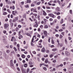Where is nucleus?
<instances>
[{
  "label": "nucleus",
  "instance_id": "nucleus-1",
  "mask_svg": "<svg viewBox=\"0 0 73 73\" xmlns=\"http://www.w3.org/2000/svg\"><path fill=\"white\" fill-rule=\"evenodd\" d=\"M48 16L51 17H52V18H55L56 16L54 15V14L52 13H50L48 14Z\"/></svg>",
  "mask_w": 73,
  "mask_h": 73
},
{
  "label": "nucleus",
  "instance_id": "nucleus-2",
  "mask_svg": "<svg viewBox=\"0 0 73 73\" xmlns=\"http://www.w3.org/2000/svg\"><path fill=\"white\" fill-rule=\"evenodd\" d=\"M9 27V24L5 23L4 25V28L6 29Z\"/></svg>",
  "mask_w": 73,
  "mask_h": 73
},
{
  "label": "nucleus",
  "instance_id": "nucleus-3",
  "mask_svg": "<svg viewBox=\"0 0 73 73\" xmlns=\"http://www.w3.org/2000/svg\"><path fill=\"white\" fill-rule=\"evenodd\" d=\"M12 13L13 15H16L15 13H16V14H17L18 13L16 11H12Z\"/></svg>",
  "mask_w": 73,
  "mask_h": 73
},
{
  "label": "nucleus",
  "instance_id": "nucleus-4",
  "mask_svg": "<svg viewBox=\"0 0 73 73\" xmlns=\"http://www.w3.org/2000/svg\"><path fill=\"white\" fill-rule=\"evenodd\" d=\"M56 12H60V9L59 8V7H57L56 9Z\"/></svg>",
  "mask_w": 73,
  "mask_h": 73
},
{
  "label": "nucleus",
  "instance_id": "nucleus-5",
  "mask_svg": "<svg viewBox=\"0 0 73 73\" xmlns=\"http://www.w3.org/2000/svg\"><path fill=\"white\" fill-rule=\"evenodd\" d=\"M44 34L45 35V37H46V36H47V31H44Z\"/></svg>",
  "mask_w": 73,
  "mask_h": 73
},
{
  "label": "nucleus",
  "instance_id": "nucleus-6",
  "mask_svg": "<svg viewBox=\"0 0 73 73\" xmlns=\"http://www.w3.org/2000/svg\"><path fill=\"white\" fill-rule=\"evenodd\" d=\"M45 48H42V50L41 51V52H43V53H44V52H45Z\"/></svg>",
  "mask_w": 73,
  "mask_h": 73
},
{
  "label": "nucleus",
  "instance_id": "nucleus-7",
  "mask_svg": "<svg viewBox=\"0 0 73 73\" xmlns=\"http://www.w3.org/2000/svg\"><path fill=\"white\" fill-rule=\"evenodd\" d=\"M36 37V36L34 35L33 36V38H32V39L31 40V41L32 42H34L33 41H34V38Z\"/></svg>",
  "mask_w": 73,
  "mask_h": 73
},
{
  "label": "nucleus",
  "instance_id": "nucleus-8",
  "mask_svg": "<svg viewBox=\"0 0 73 73\" xmlns=\"http://www.w3.org/2000/svg\"><path fill=\"white\" fill-rule=\"evenodd\" d=\"M29 65H32L33 64V62H32L31 61H30L29 62Z\"/></svg>",
  "mask_w": 73,
  "mask_h": 73
},
{
  "label": "nucleus",
  "instance_id": "nucleus-9",
  "mask_svg": "<svg viewBox=\"0 0 73 73\" xmlns=\"http://www.w3.org/2000/svg\"><path fill=\"white\" fill-rule=\"evenodd\" d=\"M27 3H31V0H27Z\"/></svg>",
  "mask_w": 73,
  "mask_h": 73
},
{
  "label": "nucleus",
  "instance_id": "nucleus-10",
  "mask_svg": "<svg viewBox=\"0 0 73 73\" xmlns=\"http://www.w3.org/2000/svg\"><path fill=\"white\" fill-rule=\"evenodd\" d=\"M38 24L37 23H36L35 24V25H34V26H33V27H38Z\"/></svg>",
  "mask_w": 73,
  "mask_h": 73
},
{
  "label": "nucleus",
  "instance_id": "nucleus-11",
  "mask_svg": "<svg viewBox=\"0 0 73 73\" xmlns=\"http://www.w3.org/2000/svg\"><path fill=\"white\" fill-rule=\"evenodd\" d=\"M26 35L28 36H30V37H31V34H29V33H26Z\"/></svg>",
  "mask_w": 73,
  "mask_h": 73
},
{
  "label": "nucleus",
  "instance_id": "nucleus-12",
  "mask_svg": "<svg viewBox=\"0 0 73 73\" xmlns=\"http://www.w3.org/2000/svg\"><path fill=\"white\" fill-rule=\"evenodd\" d=\"M43 15H44V16H46V13L45 12V11H43Z\"/></svg>",
  "mask_w": 73,
  "mask_h": 73
},
{
  "label": "nucleus",
  "instance_id": "nucleus-13",
  "mask_svg": "<svg viewBox=\"0 0 73 73\" xmlns=\"http://www.w3.org/2000/svg\"><path fill=\"white\" fill-rule=\"evenodd\" d=\"M65 42L66 44H68V42L67 41V40H66V38H65Z\"/></svg>",
  "mask_w": 73,
  "mask_h": 73
},
{
  "label": "nucleus",
  "instance_id": "nucleus-14",
  "mask_svg": "<svg viewBox=\"0 0 73 73\" xmlns=\"http://www.w3.org/2000/svg\"><path fill=\"white\" fill-rule=\"evenodd\" d=\"M21 70L23 71V72H24V68H23V66H22V67H21Z\"/></svg>",
  "mask_w": 73,
  "mask_h": 73
},
{
  "label": "nucleus",
  "instance_id": "nucleus-15",
  "mask_svg": "<svg viewBox=\"0 0 73 73\" xmlns=\"http://www.w3.org/2000/svg\"><path fill=\"white\" fill-rule=\"evenodd\" d=\"M3 56L5 57H7V54H6V53L4 52L3 53Z\"/></svg>",
  "mask_w": 73,
  "mask_h": 73
},
{
  "label": "nucleus",
  "instance_id": "nucleus-16",
  "mask_svg": "<svg viewBox=\"0 0 73 73\" xmlns=\"http://www.w3.org/2000/svg\"><path fill=\"white\" fill-rule=\"evenodd\" d=\"M25 8H29V5H25L24 6Z\"/></svg>",
  "mask_w": 73,
  "mask_h": 73
},
{
  "label": "nucleus",
  "instance_id": "nucleus-17",
  "mask_svg": "<svg viewBox=\"0 0 73 73\" xmlns=\"http://www.w3.org/2000/svg\"><path fill=\"white\" fill-rule=\"evenodd\" d=\"M22 57L23 58H25V55H24V54H23L22 55Z\"/></svg>",
  "mask_w": 73,
  "mask_h": 73
},
{
  "label": "nucleus",
  "instance_id": "nucleus-18",
  "mask_svg": "<svg viewBox=\"0 0 73 73\" xmlns=\"http://www.w3.org/2000/svg\"><path fill=\"white\" fill-rule=\"evenodd\" d=\"M48 59H46L45 60V63H46V64H47V63L48 62Z\"/></svg>",
  "mask_w": 73,
  "mask_h": 73
},
{
  "label": "nucleus",
  "instance_id": "nucleus-19",
  "mask_svg": "<svg viewBox=\"0 0 73 73\" xmlns=\"http://www.w3.org/2000/svg\"><path fill=\"white\" fill-rule=\"evenodd\" d=\"M63 37V36L62 35H60L59 38H62Z\"/></svg>",
  "mask_w": 73,
  "mask_h": 73
},
{
  "label": "nucleus",
  "instance_id": "nucleus-20",
  "mask_svg": "<svg viewBox=\"0 0 73 73\" xmlns=\"http://www.w3.org/2000/svg\"><path fill=\"white\" fill-rule=\"evenodd\" d=\"M64 22V20H63V19H62L61 20V21H60V24H62Z\"/></svg>",
  "mask_w": 73,
  "mask_h": 73
},
{
  "label": "nucleus",
  "instance_id": "nucleus-21",
  "mask_svg": "<svg viewBox=\"0 0 73 73\" xmlns=\"http://www.w3.org/2000/svg\"><path fill=\"white\" fill-rule=\"evenodd\" d=\"M3 15H7V12H4L3 13Z\"/></svg>",
  "mask_w": 73,
  "mask_h": 73
},
{
  "label": "nucleus",
  "instance_id": "nucleus-22",
  "mask_svg": "<svg viewBox=\"0 0 73 73\" xmlns=\"http://www.w3.org/2000/svg\"><path fill=\"white\" fill-rule=\"evenodd\" d=\"M56 50H57V49L56 48H54L52 49V51L55 52V51H56Z\"/></svg>",
  "mask_w": 73,
  "mask_h": 73
},
{
  "label": "nucleus",
  "instance_id": "nucleus-23",
  "mask_svg": "<svg viewBox=\"0 0 73 73\" xmlns=\"http://www.w3.org/2000/svg\"><path fill=\"white\" fill-rule=\"evenodd\" d=\"M14 49L15 51V52H16V51H17V49H16V48L15 47H14L13 48Z\"/></svg>",
  "mask_w": 73,
  "mask_h": 73
},
{
  "label": "nucleus",
  "instance_id": "nucleus-24",
  "mask_svg": "<svg viewBox=\"0 0 73 73\" xmlns=\"http://www.w3.org/2000/svg\"><path fill=\"white\" fill-rule=\"evenodd\" d=\"M10 24L11 25V27H13V23H11Z\"/></svg>",
  "mask_w": 73,
  "mask_h": 73
},
{
  "label": "nucleus",
  "instance_id": "nucleus-25",
  "mask_svg": "<svg viewBox=\"0 0 73 73\" xmlns=\"http://www.w3.org/2000/svg\"><path fill=\"white\" fill-rule=\"evenodd\" d=\"M28 66V64H25L24 65V67H25V68H27V66Z\"/></svg>",
  "mask_w": 73,
  "mask_h": 73
},
{
  "label": "nucleus",
  "instance_id": "nucleus-26",
  "mask_svg": "<svg viewBox=\"0 0 73 73\" xmlns=\"http://www.w3.org/2000/svg\"><path fill=\"white\" fill-rule=\"evenodd\" d=\"M46 52L47 53H49V50H46Z\"/></svg>",
  "mask_w": 73,
  "mask_h": 73
},
{
  "label": "nucleus",
  "instance_id": "nucleus-27",
  "mask_svg": "<svg viewBox=\"0 0 73 73\" xmlns=\"http://www.w3.org/2000/svg\"><path fill=\"white\" fill-rule=\"evenodd\" d=\"M9 52H10V51L9 50H6V53H9Z\"/></svg>",
  "mask_w": 73,
  "mask_h": 73
},
{
  "label": "nucleus",
  "instance_id": "nucleus-28",
  "mask_svg": "<svg viewBox=\"0 0 73 73\" xmlns=\"http://www.w3.org/2000/svg\"><path fill=\"white\" fill-rule=\"evenodd\" d=\"M51 42H52V44H54V40H53V39L52 40Z\"/></svg>",
  "mask_w": 73,
  "mask_h": 73
},
{
  "label": "nucleus",
  "instance_id": "nucleus-29",
  "mask_svg": "<svg viewBox=\"0 0 73 73\" xmlns=\"http://www.w3.org/2000/svg\"><path fill=\"white\" fill-rule=\"evenodd\" d=\"M44 28H48V25H46L44 26Z\"/></svg>",
  "mask_w": 73,
  "mask_h": 73
},
{
  "label": "nucleus",
  "instance_id": "nucleus-30",
  "mask_svg": "<svg viewBox=\"0 0 73 73\" xmlns=\"http://www.w3.org/2000/svg\"><path fill=\"white\" fill-rule=\"evenodd\" d=\"M18 19H19V18L18 17H16L15 18V20H17V21H18Z\"/></svg>",
  "mask_w": 73,
  "mask_h": 73
},
{
  "label": "nucleus",
  "instance_id": "nucleus-31",
  "mask_svg": "<svg viewBox=\"0 0 73 73\" xmlns=\"http://www.w3.org/2000/svg\"><path fill=\"white\" fill-rule=\"evenodd\" d=\"M69 53V52L68 51H66L65 52V54L66 56L68 55V54Z\"/></svg>",
  "mask_w": 73,
  "mask_h": 73
},
{
  "label": "nucleus",
  "instance_id": "nucleus-32",
  "mask_svg": "<svg viewBox=\"0 0 73 73\" xmlns=\"http://www.w3.org/2000/svg\"><path fill=\"white\" fill-rule=\"evenodd\" d=\"M37 5H40V4H41V2L40 1V2H38L37 3Z\"/></svg>",
  "mask_w": 73,
  "mask_h": 73
},
{
  "label": "nucleus",
  "instance_id": "nucleus-33",
  "mask_svg": "<svg viewBox=\"0 0 73 73\" xmlns=\"http://www.w3.org/2000/svg\"><path fill=\"white\" fill-rule=\"evenodd\" d=\"M7 11L9 13H11V12L9 9H7Z\"/></svg>",
  "mask_w": 73,
  "mask_h": 73
},
{
  "label": "nucleus",
  "instance_id": "nucleus-34",
  "mask_svg": "<svg viewBox=\"0 0 73 73\" xmlns=\"http://www.w3.org/2000/svg\"><path fill=\"white\" fill-rule=\"evenodd\" d=\"M35 69H36V68L34 67L33 68L31 69V70H35Z\"/></svg>",
  "mask_w": 73,
  "mask_h": 73
},
{
  "label": "nucleus",
  "instance_id": "nucleus-35",
  "mask_svg": "<svg viewBox=\"0 0 73 73\" xmlns=\"http://www.w3.org/2000/svg\"><path fill=\"white\" fill-rule=\"evenodd\" d=\"M17 69L18 71H20V68L19 67H17Z\"/></svg>",
  "mask_w": 73,
  "mask_h": 73
},
{
  "label": "nucleus",
  "instance_id": "nucleus-36",
  "mask_svg": "<svg viewBox=\"0 0 73 73\" xmlns=\"http://www.w3.org/2000/svg\"><path fill=\"white\" fill-rule=\"evenodd\" d=\"M34 12H37V11H36V9H34Z\"/></svg>",
  "mask_w": 73,
  "mask_h": 73
},
{
  "label": "nucleus",
  "instance_id": "nucleus-37",
  "mask_svg": "<svg viewBox=\"0 0 73 73\" xmlns=\"http://www.w3.org/2000/svg\"><path fill=\"white\" fill-rule=\"evenodd\" d=\"M16 21L17 20H16L15 19H13V23H15V22H16Z\"/></svg>",
  "mask_w": 73,
  "mask_h": 73
},
{
  "label": "nucleus",
  "instance_id": "nucleus-38",
  "mask_svg": "<svg viewBox=\"0 0 73 73\" xmlns=\"http://www.w3.org/2000/svg\"><path fill=\"white\" fill-rule=\"evenodd\" d=\"M19 37H21V38H23V36H22L20 34L19 35Z\"/></svg>",
  "mask_w": 73,
  "mask_h": 73
},
{
  "label": "nucleus",
  "instance_id": "nucleus-39",
  "mask_svg": "<svg viewBox=\"0 0 73 73\" xmlns=\"http://www.w3.org/2000/svg\"><path fill=\"white\" fill-rule=\"evenodd\" d=\"M50 38L49 37L48 38V42H50Z\"/></svg>",
  "mask_w": 73,
  "mask_h": 73
},
{
  "label": "nucleus",
  "instance_id": "nucleus-40",
  "mask_svg": "<svg viewBox=\"0 0 73 73\" xmlns=\"http://www.w3.org/2000/svg\"><path fill=\"white\" fill-rule=\"evenodd\" d=\"M31 7H35V5L33 4H32L31 5Z\"/></svg>",
  "mask_w": 73,
  "mask_h": 73
},
{
  "label": "nucleus",
  "instance_id": "nucleus-41",
  "mask_svg": "<svg viewBox=\"0 0 73 73\" xmlns=\"http://www.w3.org/2000/svg\"><path fill=\"white\" fill-rule=\"evenodd\" d=\"M44 22L46 23V21H47V19H44Z\"/></svg>",
  "mask_w": 73,
  "mask_h": 73
},
{
  "label": "nucleus",
  "instance_id": "nucleus-42",
  "mask_svg": "<svg viewBox=\"0 0 73 73\" xmlns=\"http://www.w3.org/2000/svg\"><path fill=\"white\" fill-rule=\"evenodd\" d=\"M18 27L19 28H21V25H19L18 26Z\"/></svg>",
  "mask_w": 73,
  "mask_h": 73
},
{
  "label": "nucleus",
  "instance_id": "nucleus-43",
  "mask_svg": "<svg viewBox=\"0 0 73 73\" xmlns=\"http://www.w3.org/2000/svg\"><path fill=\"white\" fill-rule=\"evenodd\" d=\"M63 31V30L62 29H60V30H59V32H62V31Z\"/></svg>",
  "mask_w": 73,
  "mask_h": 73
},
{
  "label": "nucleus",
  "instance_id": "nucleus-44",
  "mask_svg": "<svg viewBox=\"0 0 73 73\" xmlns=\"http://www.w3.org/2000/svg\"><path fill=\"white\" fill-rule=\"evenodd\" d=\"M40 28L42 29L43 28V26L42 25H40Z\"/></svg>",
  "mask_w": 73,
  "mask_h": 73
},
{
  "label": "nucleus",
  "instance_id": "nucleus-45",
  "mask_svg": "<svg viewBox=\"0 0 73 73\" xmlns=\"http://www.w3.org/2000/svg\"><path fill=\"white\" fill-rule=\"evenodd\" d=\"M70 14H72V10H70Z\"/></svg>",
  "mask_w": 73,
  "mask_h": 73
},
{
  "label": "nucleus",
  "instance_id": "nucleus-46",
  "mask_svg": "<svg viewBox=\"0 0 73 73\" xmlns=\"http://www.w3.org/2000/svg\"><path fill=\"white\" fill-rule=\"evenodd\" d=\"M52 57H53L52 54L50 55V58H52Z\"/></svg>",
  "mask_w": 73,
  "mask_h": 73
},
{
  "label": "nucleus",
  "instance_id": "nucleus-47",
  "mask_svg": "<svg viewBox=\"0 0 73 73\" xmlns=\"http://www.w3.org/2000/svg\"><path fill=\"white\" fill-rule=\"evenodd\" d=\"M37 36L38 37H39V38H40V35L38 34Z\"/></svg>",
  "mask_w": 73,
  "mask_h": 73
},
{
  "label": "nucleus",
  "instance_id": "nucleus-48",
  "mask_svg": "<svg viewBox=\"0 0 73 73\" xmlns=\"http://www.w3.org/2000/svg\"><path fill=\"white\" fill-rule=\"evenodd\" d=\"M52 62H54V63H55V62H56V60H54Z\"/></svg>",
  "mask_w": 73,
  "mask_h": 73
},
{
  "label": "nucleus",
  "instance_id": "nucleus-49",
  "mask_svg": "<svg viewBox=\"0 0 73 73\" xmlns=\"http://www.w3.org/2000/svg\"><path fill=\"white\" fill-rule=\"evenodd\" d=\"M60 46V47H61L62 46V44H59H59Z\"/></svg>",
  "mask_w": 73,
  "mask_h": 73
},
{
  "label": "nucleus",
  "instance_id": "nucleus-50",
  "mask_svg": "<svg viewBox=\"0 0 73 73\" xmlns=\"http://www.w3.org/2000/svg\"><path fill=\"white\" fill-rule=\"evenodd\" d=\"M68 39L69 40H72V38H71V37H68Z\"/></svg>",
  "mask_w": 73,
  "mask_h": 73
},
{
  "label": "nucleus",
  "instance_id": "nucleus-51",
  "mask_svg": "<svg viewBox=\"0 0 73 73\" xmlns=\"http://www.w3.org/2000/svg\"><path fill=\"white\" fill-rule=\"evenodd\" d=\"M43 69H44V70H46L47 69H46V67H44L43 68Z\"/></svg>",
  "mask_w": 73,
  "mask_h": 73
},
{
  "label": "nucleus",
  "instance_id": "nucleus-52",
  "mask_svg": "<svg viewBox=\"0 0 73 73\" xmlns=\"http://www.w3.org/2000/svg\"><path fill=\"white\" fill-rule=\"evenodd\" d=\"M56 15H60V12L57 13L56 14Z\"/></svg>",
  "mask_w": 73,
  "mask_h": 73
},
{
  "label": "nucleus",
  "instance_id": "nucleus-53",
  "mask_svg": "<svg viewBox=\"0 0 73 73\" xmlns=\"http://www.w3.org/2000/svg\"><path fill=\"white\" fill-rule=\"evenodd\" d=\"M31 46H34V45L32 43V42H31Z\"/></svg>",
  "mask_w": 73,
  "mask_h": 73
},
{
  "label": "nucleus",
  "instance_id": "nucleus-54",
  "mask_svg": "<svg viewBox=\"0 0 73 73\" xmlns=\"http://www.w3.org/2000/svg\"><path fill=\"white\" fill-rule=\"evenodd\" d=\"M3 5L2 3H1L0 5V6L1 7H3Z\"/></svg>",
  "mask_w": 73,
  "mask_h": 73
},
{
  "label": "nucleus",
  "instance_id": "nucleus-55",
  "mask_svg": "<svg viewBox=\"0 0 73 73\" xmlns=\"http://www.w3.org/2000/svg\"><path fill=\"white\" fill-rule=\"evenodd\" d=\"M59 66H60L61 67H62L63 66V64H61Z\"/></svg>",
  "mask_w": 73,
  "mask_h": 73
},
{
  "label": "nucleus",
  "instance_id": "nucleus-56",
  "mask_svg": "<svg viewBox=\"0 0 73 73\" xmlns=\"http://www.w3.org/2000/svg\"><path fill=\"white\" fill-rule=\"evenodd\" d=\"M33 54H36V52L35 51H34L33 52Z\"/></svg>",
  "mask_w": 73,
  "mask_h": 73
},
{
  "label": "nucleus",
  "instance_id": "nucleus-57",
  "mask_svg": "<svg viewBox=\"0 0 73 73\" xmlns=\"http://www.w3.org/2000/svg\"><path fill=\"white\" fill-rule=\"evenodd\" d=\"M55 36H56V37H57L59 36V35L58 34H56L55 35Z\"/></svg>",
  "mask_w": 73,
  "mask_h": 73
},
{
  "label": "nucleus",
  "instance_id": "nucleus-58",
  "mask_svg": "<svg viewBox=\"0 0 73 73\" xmlns=\"http://www.w3.org/2000/svg\"><path fill=\"white\" fill-rule=\"evenodd\" d=\"M57 42H58V45H59V40H58V39H57Z\"/></svg>",
  "mask_w": 73,
  "mask_h": 73
},
{
  "label": "nucleus",
  "instance_id": "nucleus-59",
  "mask_svg": "<svg viewBox=\"0 0 73 73\" xmlns=\"http://www.w3.org/2000/svg\"><path fill=\"white\" fill-rule=\"evenodd\" d=\"M21 4L22 5H23L24 4V2H21Z\"/></svg>",
  "mask_w": 73,
  "mask_h": 73
},
{
  "label": "nucleus",
  "instance_id": "nucleus-60",
  "mask_svg": "<svg viewBox=\"0 0 73 73\" xmlns=\"http://www.w3.org/2000/svg\"><path fill=\"white\" fill-rule=\"evenodd\" d=\"M67 54L68 55H67V56H70V53H68Z\"/></svg>",
  "mask_w": 73,
  "mask_h": 73
},
{
  "label": "nucleus",
  "instance_id": "nucleus-61",
  "mask_svg": "<svg viewBox=\"0 0 73 73\" xmlns=\"http://www.w3.org/2000/svg\"><path fill=\"white\" fill-rule=\"evenodd\" d=\"M60 17H60V16H59L58 17V19L59 20H60Z\"/></svg>",
  "mask_w": 73,
  "mask_h": 73
},
{
  "label": "nucleus",
  "instance_id": "nucleus-62",
  "mask_svg": "<svg viewBox=\"0 0 73 73\" xmlns=\"http://www.w3.org/2000/svg\"><path fill=\"white\" fill-rule=\"evenodd\" d=\"M49 20L50 21H53V19L52 18H50L49 19Z\"/></svg>",
  "mask_w": 73,
  "mask_h": 73
},
{
  "label": "nucleus",
  "instance_id": "nucleus-63",
  "mask_svg": "<svg viewBox=\"0 0 73 73\" xmlns=\"http://www.w3.org/2000/svg\"><path fill=\"white\" fill-rule=\"evenodd\" d=\"M12 9H13V10L15 9V6H13L12 7Z\"/></svg>",
  "mask_w": 73,
  "mask_h": 73
},
{
  "label": "nucleus",
  "instance_id": "nucleus-64",
  "mask_svg": "<svg viewBox=\"0 0 73 73\" xmlns=\"http://www.w3.org/2000/svg\"><path fill=\"white\" fill-rule=\"evenodd\" d=\"M38 32L40 31V28H38Z\"/></svg>",
  "mask_w": 73,
  "mask_h": 73
}]
</instances>
